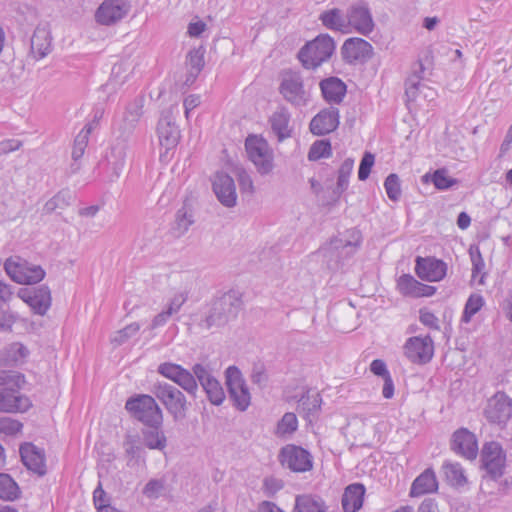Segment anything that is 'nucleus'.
Listing matches in <instances>:
<instances>
[{
  "label": "nucleus",
  "mask_w": 512,
  "mask_h": 512,
  "mask_svg": "<svg viewBox=\"0 0 512 512\" xmlns=\"http://www.w3.org/2000/svg\"><path fill=\"white\" fill-rule=\"evenodd\" d=\"M335 48V41L330 35L320 34L300 49L298 58L306 69H315L331 58Z\"/></svg>",
  "instance_id": "1"
},
{
  "label": "nucleus",
  "mask_w": 512,
  "mask_h": 512,
  "mask_svg": "<svg viewBox=\"0 0 512 512\" xmlns=\"http://www.w3.org/2000/svg\"><path fill=\"white\" fill-rule=\"evenodd\" d=\"M7 276L18 284H36L45 277V271L40 265L29 263L19 256H11L4 262Z\"/></svg>",
  "instance_id": "2"
},
{
  "label": "nucleus",
  "mask_w": 512,
  "mask_h": 512,
  "mask_svg": "<svg viewBox=\"0 0 512 512\" xmlns=\"http://www.w3.org/2000/svg\"><path fill=\"white\" fill-rule=\"evenodd\" d=\"M245 148L248 159L254 164L258 173L267 175L274 169V151L261 136L250 135L246 138Z\"/></svg>",
  "instance_id": "3"
},
{
  "label": "nucleus",
  "mask_w": 512,
  "mask_h": 512,
  "mask_svg": "<svg viewBox=\"0 0 512 512\" xmlns=\"http://www.w3.org/2000/svg\"><path fill=\"white\" fill-rule=\"evenodd\" d=\"M126 409L139 421L147 426H161L163 414L150 395H139L126 402Z\"/></svg>",
  "instance_id": "4"
},
{
  "label": "nucleus",
  "mask_w": 512,
  "mask_h": 512,
  "mask_svg": "<svg viewBox=\"0 0 512 512\" xmlns=\"http://www.w3.org/2000/svg\"><path fill=\"white\" fill-rule=\"evenodd\" d=\"M279 91L283 98L295 107H304L310 100V91L305 88L299 72H284Z\"/></svg>",
  "instance_id": "5"
},
{
  "label": "nucleus",
  "mask_w": 512,
  "mask_h": 512,
  "mask_svg": "<svg viewBox=\"0 0 512 512\" xmlns=\"http://www.w3.org/2000/svg\"><path fill=\"white\" fill-rule=\"evenodd\" d=\"M154 395L161 401L174 420H182L186 416L187 400L185 395L168 383H157L153 387Z\"/></svg>",
  "instance_id": "6"
},
{
  "label": "nucleus",
  "mask_w": 512,
  "mask_h": 512,
  "mask_svg": "<svg viewBox=\"0 0 512 512\" xmlns=\"http://www.w3.org/2000/svg\"><path fill=\"white\" fill-rule=\"evenodd\" d=\"M156 133L161 147L160 158H168L170 151L174 150L180 140V130L172 116L171 109L161 112Z\"/></svg>",
  "instance_id": "7"
},
{
  "label": "nucleus",
  "mask_w": 512,
  "mask_h": 512,
  "mask_svg": "<svg viewBox=\"0 0 512 512\" xmlns=\"http://www.w3.org/2000/svg\"><path fill=\"white\" fill-rule=\"evenodd\" d=\"M361 240L360 231L350 229L343 235L332 239L326 247L322 248L321 252L331 259L335 257L339 261L353 255L360 247Z\"/></svg>",
  "instance_id": "8"
},
{
  "label": "nucleus",
  "mask_w": 512,
  "mask_h": 512,
  "mask_svg": "<svg viewBox=\"0 0 512 512\" xmlns=\"http://www.w3.org/2000/svg\"><path fill=\"white\" fill-rule=\"evenodd\" d=\"M483 415L490 424L505 427L512 416V400L504 392H496L487 400Z\"/></svg>",
  "instance_id": "9"
},
{
  "label": "nucleus",
  "mask_w": 512,
  "mask_h": 512,
  "mask_svg": "<svg viewBox=\"0 0 512 512\" xmlns=\"http://www.w3.org/2000/svg\"><path fill=\"white\" fill-rule=\"evenodd\" d=\"M241 295L236 290H229L215 297L209 305V315L206 320L221 318H237L241 310Z\"/></svg>",
  "instance_id": "10"
},
{
  "label": "nucleus",
  "mask_w": 512,
  "mask_h": 512,
  "mask_svg": "<svg viewBox=\"0 0 512 512\" xmlns=\"http://www.w3.org/2000/svg\"><path fill=\"white\" fill-rule=\"evenodd\" d=\"M225 378L234 406L240 411L247 410L251 403V394L241 371L236 366H229L225 371Z\"/></svg>",
  "instance_id": "11"
},
{
  "label": "nucleus",
  "mask_w": 512,
  "mask_h": 512,
  "mask_svg": "<svg viewBox=\"0 0 512 512\" xmlns=\"http://www.w3.org/2000/svg\"><path fill=\"white\" fill-rule=\"evenodd\" d=\"M280 462L294 472H306L312 469L313 462L311 454L296 445H286L281 449Z\"/></svg>",
  "instance_id": "12"
},
{
  "label": "nucleus",
  "mask_w": 512,
  "mask_h": 512,
  "mask_svg": "<svg viewBox=\"0 0 512 512\" xmlns=\"http://www.w3.org/2000/svg\"><path fill=\"white\" fill-rule=\"evenodd\" d=\"M349 34L358 33L368 36L374 29V21L368 6L359 2L347 10Z\"/></svg>",
  "instance_id": "13"
},
{
  "label": "nucleus",
  "mask_w": 512,
  "mask_h": 512,
  "mask_svg": "<svg viewBox=\"0 0 512 512\" xmlns=\"http://www.w3.org/2000/svg\"><path fill=\"white\" fill-rule=\"evenodd\" d=\"M158 372L179 385L190 395H195L198 390L196 376L190 371L184 369L180 365L173 363H163L159 365Z\"/></svg>",
  "instance_id": "14"
},
{
  "label": "nucleus",
  "mask_w": 512,
  "mask_h": 512,
  "mask_svg": "<svg viewBox=\"0 0 512 512\" xmlns=\"http://www.w3.org/2000/svg\"><path fill=\"white\" fill-rule=\"evenodd\" d=\"M434 347L430 337H411L404 345V354L407 359L416 364H425L433 356Z\"/></svg>",
  "instance_id": "15"
},
{
  "label": "nucleus",
  "mask_w": 512,
  "mask_h": 512,
  "mask_svg": "<svg viewBox=\"0 0 512 512\" xmlns=\"http://www.w3.org/2000/svg\"><path fill=\"white\" fill-rule=\"evenodd\" d=\"M18 297L39 316L45 315L51 306V293L45 286L38 288H21L18 291Z\"/></svg>",
  "instance_id": "16"
},
{
  "label": "nucleus",
  "mask_w": 512,
  "mask_h": 512,
  "mask_svg": "<svg viewBox=\"0 0 512 512\" xmlns=\"http://www.w3.org/2000/svg\"><path fill=\"white\" fill-rule=\"evenodd\" d=\"M192 371L206 392L209 401L213 405H221L225 399V393L219 381L201 364H195Z\"/></svg>",
  "instance_id": "17"
},
{
  "label": "nucleus",
  "mask_w": 512,
  "mask_h": 512,
  "mask_svg": "<svg viewBox=\"0 0 512 512\" xmlns=\"http://www.w3.org/2000/svg\"><path fill=\"white\" fill-rule=\"evenodd\" d=\"M129 10L127 0H104L96 10L95 19L101 25H112L122 20Z\"/></svg>",
  "instance_id": "18"
},
{
  "label": "nucleus",
  "mask_w": 512,
  "mask_h": 512,
  "mask_svg": "<svg viewBox=\"0 0 512 512\" xmlns=\"http://www.w3.org/2000/svg\"><path fill=\"white\" fill-rule=\"evenodd\" d=\"M341 52L343 59L347 63H364L371 58L373 48L368 41L362 38L352 37L345 40Z\"/></svg>",
  "instance_id": "19"
},
{
  "label": "nucleus",
  "mask_w": 512,
  "mask_h": 512,
  "mask_svg": "<svg viewBox=\"0 0 512 512\" xmlns=\"http://www.w3.org/2000/svg\"><path fill=\"white\" fill-rule=\"evenodd\" d=\"M481 459L483 466L493 477L502 475L506 462V455L502 446L495 441L486 443L483 446Z\"/></svg>",
  "instance_id": "20"
},
{
  "label": "nucleus",
  "mask_w": 512,
  "mask_h": 512,
  "mask_svg": "<svg viewBox=\"0 0 512 512\" xmlns=\"http://www.w3.org/2000/svg\"><path fill=\"white\" fill-rule=\"evenodd\" d=\"M415 272L417 276L427 282L441 281L447 272V265L434 257H417Z\"/></svg>",
  "instance_id": "21"
},
{
  "label": "nucleus",
  "mask_w": 512,
  "mask_h": 512,
  "mask_svg": "<svg viewBox=\"0 0 512 512\" xmlns=\"http://www.w3.org/2000/svg\"><path fill=\"white\" fill-rule=\"evenodd\" d=\"M213 191L219 202L228 208L237 203V193L234 180L226 173L218 172L212 181Z\"/></svg>",
  "instance_id": "22"
},
{
  "label": "nucleus",
  "mask_w": 512,
  "mask_h": 512,
  "mask_svg": "<svg viewBox=\"0 0 512 512\" xmlns=\"http://www.w3.org/2000/svg\"><path fill=\"white\" fill-rule=\"evenodd\" d=\"M143 107L144 98L141 96L134 98L125 106L124 111L115 123L121 134L129 135L132 133L143 114Z\"/></svg>",
  "instance_id": "23"
},
{
  "label": "nucleus",
  "mask_w": 512,
  "mask_h": 512,
  "mask_svg": "<svg viewBox=\"0 0 512 512\" xmlns=\"http://www.w3.org/2000/svg\"><path fill=\"white\" fill-rule=\"evenodd\" d=\"M397 289L405 297H430L435 294L436 288L417 281L413 276L404 274L397 279Z\"/></svg>",
  "instance_id": "24"
},
{
  "label": "nucleus",
  "mask_w": 512,
  "mask_h": 512,
  "mask_svg": "<svg viewBox=\"0 0 512 512\" xmlns=\"http://www.w3.org/2000/svg\"><path fill=\"white\" fill-rule=\"evenodd\" d=\"M29 349L20 342H12L0 349V367H20L27 362Z\"/></svg>",
  "instance_id": "25"
},
{
  "label": "nucleus",
  "mask_w": 512,
  "mask_h": 512,
  "mask_svg": "<svg viewBox=\"0 0 512 512\" xmlns=\"http://www.w3.org/2000/svg\"><path fill=\"white\" fill-rule=\"evenodd\" d=\"M20 456L28 470L42 476L46 473L44 451L32 443H24L20 446Z\"/></svg>",
  "instance_id": "26"
},
{
  "label": "nucleus",
  "mask_w": 512,
  "mask_h": 512,
  "mask_svg": "<svg viewBox=\"0 0 512 512\" xmlns=\"http://www.w3.org/2000/svg\"><path fill=\"white\" fill-rule=\"evenodd\" d=\"M126 154L127 145L124 142H118L106 155V173L109 181H114L121 175L125 166Z\"/></svg>",
  "instance_id": "27"
},
{
  "label": "nucleus",
  "mask_w": 512,
  "mask_h": 512,
  "mask_svg": "<svg viewBox=\"0 0 512 512\" xmlns=\"http://www.w3.org/2000/svg\"><path fill=\"white\" fill-rule=\"evenodd\" d=\"M338 125L339 111L332 107L320 111L313 117L310 123V130L315 135H325L334 131Z\"/></svg>",
  "instance_id": "28"
},
{
  "label": "nucleus",
  "mask_w": 512,
  "mask_h": 512,
  "mask_svg": "<svg viewBox=\"0 0 512 512\" xmlns=\"http://www.w3.org/2000/svg\"><path fill=\"white\" fill-rule=\"evenodd\" d=\"M452 449L467 459L476 458L478 445L475 435L467 429L456 431L453 435Z\"/></svg>",
  "instance_id": "29"
},
{
  "label": "nucleus",
  "mask_w": 512,
  "mask_h": 512,
  "mask_svg": "<svg viewBox=\"0 0 512 512\" xmlns=\"http://www.w3.org/2000/svg\"><path fill=\"white\" fill-rule=\"evenodd\" d=\"M321 24L328 30L349 34L347 12L340 8H329L322 11L319 15Z\"/></svg>",
  "instance_id": "30"
},
{
  "label": "nucleus",
  "mask_w": 512,
  "mask_h": 512,
  "mask_svg": "<svg viewBox=\"0 0 512 512\" xmlns=\"http://www.w3.org/2000/svg\"><path fill=\"white\" fill-rule=\"evenodd\" d=\"M31 406L28 397L18 394L14 389L0 390V412H25Z\"/></svg>",
  "instance_id": "31"
},
{
  "label": "nucleus",
  "mask_w": 512,
  "mask_h": 512,
  "mask_svg": "<svg viewBox=\"0 0 512 512\" xmlns=\"http://www.w3.org/2000/svg\"><path fill=\"white\" fill-rule=\"evenodd\" d=\"M290 118L291 115L289 111L284 107L278 108L270 116L269 122L271 129L279 141L291 137L292 128L290 126Z\"/></svg>",
  "instance_id": "32"
},
{
  "label": "nucleus",
  "mask_w": 512,
  "mask_h": 512,
  "mask_svg": "<svg viewBox=\"0 0 512 512\" xmlns=\"http://www.w3.org/2000/svg\"><path fill=\"white\" fill-rule=\"evenodd\" d=\"M438 489V482L435 472L428 468L422 472L412 483L410 488L411 497H419L433 493Z\"/></svg>",
  "instance_id": "33"
},
{
  "label": "nucleus",
  "mask_w": 512,
  "mask_h": 512,
  "mask_svg": "<svg viewBox=\"0 0 512 512\" xmlns=\"http://www.w3.org/2000/svg\"><path fill=\"white\" fill-rule=\"evenodd\" d=\"M325 500L314 494L297 495L292 512H327Z\"/></svg>",
  "instance_id": "34"
},
{
  "label": "nucleus",
  "mask_w": 512,
  "mask_h": 512,
  "mask_svg": "<svg viewBox=\"0 0 512 512\" xmlns=\"http://www.w3.org/2000/svg\"><path fill=\"white\" fill-rule=\"evenodd\" d=\"M365 488L362 484H351L346 487L342 496L344 512H357L363 505Z\"/></svg>",
  "instance_id": "35"
},
{
  "label": "nucleus",
  "mask_w": 512,
  "mask_h": 512,
  "mask_svg": "<svg viewBox=\"0 0 512 512\" xmlns=\"http://www.w3.org/2000/svg\"><path fill=\"white\" fill-rule=\"evenodd\" d=\"M323 97L330 103H340L346 93V85L336 77H330L320 82Z\"/></svg>",
  "instance_id": "36"
},
{
  "label": "nucleus",
  "mask_w": 512,
  "mask_h": 512,
  "mask_svg": "<svg viewBox=\"0 0 512 512\" xmlns=\"http://www.w3.org/2000/svg\"><path fill=\"white\" fill-rule=\"evenodd\" d=\"M187 76L185 85L190 86L194 83L204 67V50L201 48L189 51L186 59Z\"/></svg>",
  "instance_id": "37"
},
{
  "label": "nucleus",
  "mask_w": 512,
  "mask_h": 512,
  "mask_svg": "<svg viewBox=\"0 0 512 512\" xmlns=\"http://www.w3.org/2000/svg\"><path fill=\"white\" fill-rule=\"evenodd\" d=\"M141 432L142 442L148 449L164 450L167 445V438L160 426H149Z\"/></svg>",
  "instance_id": "38"
},
{
  "label": "nucleus",
  "mask_w": 512,
  "mask_h": 512,
  "mask_svg": "<svg viewBox=\"0 0 512 512\" xmlns=\"http://www.w3.org/2000/svg\"><path fill=\"white\" fill-rule=\"evenodd\" d=\"M406 96L410 101H416L422 97L432 102L436 99L437 92L420 81L415 83L409 82L406 85Z\"/></svg>",
  "instance_id": "39"
},
{
  "label": "nucleus",
  "mask_w": 512,
  "mask_h": 512,
  "mask_svg": "<svg viewBox=\"0 0 512 512\" xmlns=\"http://www.w3.org/2000/svg\"><path fill=\"white\" fill-rule=\"evenodd\" d=\"M186 300L187 293L185 291L175 292L155 320H165L166 318L173 317L179 312Z\"/></svg>",
  "instance_id": "40"
},
{
  "label": "nucleus",
  "mask_w": 512,
  "mask_h": 512,
  "mask_svg": "<svg viewBox=\"0 0 512 512\" xmlns=\"http://www.w3.org/2000/svg\"><path fill=\"white\" fill-rule=\"evenodd\" d=\"M354 168V160L347 158L343 161L338 170L337 183L334 189V194L340 196L349 186V178Z\"/></svg>",
  "instance_id": "41"
},
{
  "label": "nucleus",
  "mask_w": 512,
  "mask_h": 512,
  "mask_svg": "<svg viewBox=\"0 0 512 512\" xmlns=\"http://www.w3.org/2000/svg\"><path fill=\"white\" fill-rule=\"evenodd\" d=\"M444 474L448 483L454 487H463L467 484L465 471L459 463H445Z\"/></svg>",
  "instance_id": "42"
},
{
  "label": "nucleus",
  "mask_w": 512,
  "mask_h": 512,
  "mask_svg": "<svg viewBox=\"0 0 512 512\" xmlns=\"http://www.w3.org/2000/svg\"><path fill=\"white\" fill-rule=\"evenodd\" d=\"M51 42L48 33L44 30H37L31 38L32 52L38 57L43 58L50 52Z\"/></svg>",
  "instance_id": "43"
},
{
  "label": "nucleus",
  "mask_w": 512,
  "mask_h": 512,
  "mask_svg": "<svg viewBox=\"0 0 512 512\" xmlns=\"http://www.w3.org/2000/svg\"><path fill=\"white\" fill-rule=\"evenodd\" d=\"M422 182H432L437 189L446 190L452 187L456 183V180L449 177L446 170L438 169L432 174L426 173L423 175Z\"/></svg>",
  "instance_id": "44"
},
{
  "label": "nucleus",
  "mask_w": 512,
  "mask_h": 512,
  "mask_svg": "<svg viewBox=\"0 0 512 512\" xmlns=\"http://www.w3.org/2000/svg\"><path fill=\"white\" fill-rule=\"evenodd\" d=\"M470 258L472 262V280L475 284L484 285L485 281V263L478 248H470Z\"/></svg>",
  "instance_id": "45"
},
{
  "label": "nucleus",
  "mask_w": 512,
  "mask_h": 512,
  "mask_svg": "<svg viewBox=\"0 0 512 512\" xmlns=\"http://www.w3.org/2000/svg\"><path fill=\"white\" fill-rule=\"evenodd\" d=\"M25 382L24 374L18 371L0 370V386H5L7 389H20Z\"/></svg>",
  "instance_id": "46"
},
{
  "label": "nucleus",
  "mask_w": 512,
  "mask_h": 512,
  "mask_svg": "<svg viewBox=\"0 0 512 512\" xmlns=\"http://www.w3.org/2000/svg\"><path fill=\"white\" fill-rule=\"evenodd\" d=\"M19 488L16 482L8 475L0 473V498L12 501L18 497Z\"/></svg>",
  "instance_id": "47"
},
{
  "label": "nucleus",
  "mask_w": 512,
  "mask_h": 512,
  "mask_svg": "<svg viewBox=\"0 0 512 512\" xmlns=\"http://www.w3.org/2000/svg\"><path fill=\"white\" fill-rule=\"evenodd\" d=\"M92 131V124H87L75 137L72 157L74 160H78L84 154L85 148L88 144V138Z\"/></svg>",
  "instance_id": "48"
},
{
  "label": "nucleus",
  "mask_w": 512,
  "mask_h": 512,
  "mask_svg": "<svg viewBox=\"0 0 512 512\" xmlns=\"http://www.w3.org/2000/svg\"><path fill=\"white\" fill-rule=\"evenodd\" d=\"M298 427L297 417L294 413H285L278 422L275 433L279 437L290 435L296 431Z\"/></svg>",
  "instance_id": "49"
},
{
  "label": "nucleus",
  "mask_w": 512,
  "mask_h": 512,
  "mask_svg": "<svg viewBox=\"0 0 512 512\" xmlns=\"http://www.w3.org/2000/svg\"><path fill=\"white\" fill-rule=\"evenodd\" d=\"M331 153V143L328 140H317L311 145L309 149L308 159L310 161H317L321 158L330 157Z\"/></svg>",
  "instance_id": "50"
},
{
  "label": "nucleus",
  "mask_w": 512,
  "mask_h": 512,
  "mask_svg": "<svg viewBox=\"0 0 512 512\" xmlns=\"http://www.w3.org/2000/svg\"><path fill=\"white\" fill-rule=\"evenodd\" d=\"M166 490V482L164 479H150L143 488V495L148 499H158Z\"/></svg>",
  "instance_id": "51"
},
{
  "label": "nucleus",
  "mask_w": 512,
  "mask_h": 512,
  "mask_svg": "<svg viewBox=\"0 0 512 512\" xmlns=\"http://www.w3.org/2000/svg\"><path fill=\"white\" fill-rule=\"evenodd\" d=\"M384 188L388 198L391 201H398L401 196V185L398 175L392 173L388 175L384 182Z\"/></svg>",
  "instance_id": "52"
},
{
  "label": "nucleus",
  "mask_w": 512,
  "mask_h": 512,
  "mask_svg": "<svg viewBox=\"0 0 512 512\" xmlns=\"http://www.w3.org/2000/svg\"><path fill=\"white\" fill-rule=\"evenodd\" d=\"M73 195L69 191H60L57 195H55L52 199H50L45 208L47 211H53L56 208H64L69 206L72 202Z\"/></svg>",
  "instance_id": "53"
},
{
  "label": "nucleus",
  "mask_w": 512,
  "mask_h": 512,
  "mask_svg": "<svg viewBox=\"0 0 512 512\" xmlns=\"http://www.w3.org/2000/svg\"><path fill=\"white\" fill-rule=\"evenodd\" d=\"M483 305L484 299L481 295H471L465 305L462 320H469L483 307Z\"/></svg>",
  "instance_id": "54"
},
{
  "label": "nucleus",
  "mask_w": 512,
  "mask_h": 512,
  "mask_svg": "<svg viewBox=\"0 0 512 512\" xmlns=\"http://www.w3.org/2000/svg\"><path fill=\"white\" fill-rule=\"evenodd\" d=\"M375 157L373 154L366 152L361 159L359 170H358V178L360 181H365L371 172V169L374 165Z\"/></svg>",
  "instance_id": "55"
},
{
  "label": "nucleus",
  "mask_w": 512,
  "mask_h": 512,
  "mask_svg": "<svg viewBox=\"0 0 512 512\" xmlns=\"http://www.w3.org/2000/svg\"><path fill=\"white\" fill-rule=\"evenodd\" d=\"M22 429V423L19 421L9 418L3 417L0 419V432L6 435H15L20 432Z\"/></svg>",
  "instance_id": "56"
},
{
  "label": "nucleus",
  "mask_w": 512,
  "mask_h": 512,
  "mask_svg": "<svg viewBox=\"0 0 512 512\" xmlns=\"http://www.w3.org/2000/svg\"><path fill=\"white\" fill-rule=\"evenodd\" d=\"M192 223V215L185 208L178 210L176 214V227L179 234L185 233Z\"/></svg>",
  "instance_id": "57"
},
{
  "label": "nucleus",
  "mask_w": 512,
  "mask_h": 512,
  "mask_svg": "<svg viewBox=\"0 0 512 512\" xmlns=\"http://www.w3.org/2000/svg\"><path fill=\"white\" fill-rule=\"evenodd\" d=\"M139 330V325L136 322H132L122 330H119L113 338V341L122 343L126 339L135 335Z\"/></svg>",
  "instance_id": "58"
},
{
  "label": "nucleus",
  "mask_w": 512,
  "mask_h": 512,
  "mask_svg": "<svg viewBox=\"0 0 512 512\" xmlns=\"http://www.w3.org/2000/svg\"><path fill=\"white\" fill-rule=\"evenodd\" d=\"M238 182L243 193L252 194L254 192L253 180L249 173L242 170L238 174Z\"/></svg>",
  "instance_id": "59"
},
{
  "label": "nucleus",
  "mask_w": 512,
  "mask_h": 512,
  "mask_svg": "<svg viewBox=\"0 0 512 512\" xmlns=\"http://www.w3.org/2000/svg\"><path fill=\"white\" fill-rule=\"evenodd\" d=\"M109 500L110 499L107 496L106 492L103 490L101 483H99L93 492V501L96 509L99 510L105 505L110 504Z\"/></svg>",
  "instance_id": "60"
},
{
  "label": "nucleus",
  "mask_w": 512,
  "mask_h": 512,
  "mask_svg": "<svg viewBox=\"0 0 512 512\" xmlns=\"http://www.w3.org/2000/svg\"><path fill=\"white\" fill-rule=\"evenodd\" d=\"M319 395H314L312 397L302 398L300 401V406L303 410H307L308 413H313L317 411L320 407Z\"/></svg>",
  "instance_id": "61"
},
{
  "label": "nucleus",
  "mask_w": 512,
  "mask_h": 512,
  "mask_svg": "<svg viewBox=\"0 0 512 512\" xmlns=\"http://www.w3.org/2000/svg\"><path fill=\"white\" fill-rule=\"evenodd\" d=\"M125 451L132 458L139 457L142 451L141 446L137 443V440L133 436L127 437L125 441Z\"/></svg>",
  "instance_id": "62"
},
{
  "label": "nucleus",
  "mask_w": 512,
  "mask_h": 512,
  "mask_svg": "<svg viewBox=\"0 0 512 512\" xmlns=\"http://www.w3.org/2000/svg\"><path fill=\"white\" fill-rule=\"evenodd\" d=\"M370 371L382 378H386L387 376H390V373L387 369V366L383 360L375 359L370 364Z\"/></svg>",
  "instance_id": "63"
},
{
  "label": "nucleus",
  "mask_w": 512,
  "mask_h": 512,
  "mask_svg": "<svg viewBox=\"0 0 512 512\" xmlns=\"http://www.w3.org/2000/svg\"><path fill=\"white\" fill-rule=\"evenodd\" d=\"M22 143L16 139H9L0 142V152L1 153H9L18 150L21 147Z\"/></svg>",
  "instance_id": "64"
}]
</instances>
